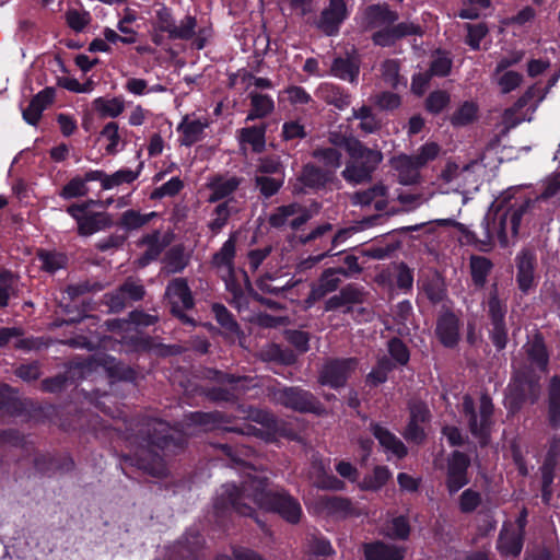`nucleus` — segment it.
Segmentation results:
<instances>
[{
    "mask_svg": "<svg viewBox=\"0 0 560 560\" xmlns=\"http://www.w3.org/2000/svg\"><path fill=\"white\" fill-rule=\"evenodd\" d=\"M155 215V212L141 214L136 210H127L121 214L119 224L127 230H136L147 224Z\"/></svg>",
    "mask_w": 560,
    "mask_h": 560,
    "instance_id": "nucleus-54",
    "label": "nucleus"
},
{
    "mask_svg": "<svg viewBox=\"0 0 560 560\" xmlns=\"http://www.w3.org/2000/svg\"><path fill=\"white\" fill-rule=\"evenodd\" d=\"M360 72V58L355 51L336 57L331 63L330 74L351 83L358 80Z\"/></svg>",
    "mask_w": 560,
    "mask_h": 560,
    "instance_id": "nucleus-23",
    "label": "nucleus"
},
{
    "mask_svg": "<svg viewBox=\"0 0 560 560\" xmlns=\"http://www.w3.org/2000/svg\"><path fill=\"white\" fill-rule=\"evenodd\" d=\"M231 217V200L219 203L211 213L208 228L213 234H218L228 223Z\"/></svg>",
    "mask_w": 560,
    "mask_h": 560,
    "instance_id": "nucleus-46",
    "label": "nucleus"
},
{
    "mask_svg": "<svg viewBox=\"0 0 560 560\" xmlns=\"http://www.w3.org/2000/svg\"><path fill=\"white\" fill-rule=\"evenodd\" d=\"M306 504L314 513L319 515L347 517L357 514L350 500L335 495H320L310 503L306 502Z\"/></svg>",
    "mask_w": 560,
    "mask_h": 560,
    "instance_id": "nucleus-12",
    "label": "nucleus"
},
{
    "mask_svg": "<svg viewBox=\"0 0 560 560\" xmlns=\"http://www.w3.org/2000/svg\"><path fill=\"white\" fill-rule=\"evenodd\" d=\"M236 253V242L234 237L226 240L222 247L217 252L211 260L212 267L225 282L226 289L235 299L242 295V288L236 282V271L234 268V257Z\"/></svg>",
    "mask_w": 560,
    "mask_h": 560,
    "instance_id": "nucleus-7",
    "label": "nucleus"
},
{
    "mask_svg": "<svg viewBox=\"0 0 560 560\" xmlns=\"http://www.w3.org/2000/svg\"><path fill=\"white\" fill-rule=\"evenodd\" d=\"M469 458L464 453L454 452L448 459L446 486L451 494L457 492L468 483L467 469Z\"/></svg>",
    "mask_w": 560,
    "mask_h": 560,
    "instance_id": "nucleus-17",
    "label": "nucleus"
},
{
    "mask_svg": "<svg viewBox=\"0 0 560 560\" xmlns=\"http://www.w3.org/2000/svg\"><path fill=\"white\" fill-rule=\"evenodd\" d=\"M365 560H404L406 549L382 541L370 542L363 546Z\"/></svg>",
    "mask_w": 560,
    "mask_h": 560,
    "instance_id": "nucleus-29",
    "label": "nucleus"
},
{
    "mask_svg": "<svg viewBox=\"0 0 560 560\" xmlns=\"http://www.w3.org/2000/svg\"><path fill=\"white\" fill-rule=\"evenodd\" d=\"M435 332L444 347H455L459 340V319L453 313H444L438 319Z\"/></svg>",
    "mask_w": 560,
    "mask_h": 560,
    "instance_id": "nucleus-24",
    "label": "nucleus"
},
{
    "mask_svg": "<svg viewBox=\"0 0 560 560\" xmlns=\"http://www.w3.org/2000/svg\"><path fill=\"white\" fill-rule=\"evenodd\" d=\"M419 33L420 27L418 25L413 23H399L396 26L376 32L373 35V40L376 45L386 47L393 45L397 39L404 36Z\"/></svg>",
    "mask_w": 560,
    "mask_h": 560,
    "instance_id": "nucleus-32",
    "label": "nucleus"
},
{
    "mask_svg": "<svg viewBox=\"0 0 560 560\" xmlns=\"http://www.w3.org/2000/svg\"><path fill=\"white\" fill-rule=\"evenodd\" d=\"M451 97L445 91L432 92L427 98V109L433 114L442 112L448 104Z\"/></svg>",
    "mask_w": 560,
    "mask_h": 560,
    "instance_id": "nucleus-62",
    "label": "nucleus"
},
{
    "mask_svg": "<svg viewBox=\"0 0 560 560\" xmlns=\"http://www.w3.org/2000/svg\"><path fill=\"white\" fill-rule=\"evenodd\" d=\"M497 548L503 557H517L523 548V534L511 525H503Z\"/></svg>",
    "mask_w": 560,
    "mask_h": 560,
    "instance_id": "nucleus-27",
    "label": "nucleus"
},
{
    "mask_svg": "<svg viewBox=\"0 0 560 560\" xmlns=\"http://www.w3.org/2000/svg\"><path fill=\"white\" fill-rule=\"evenodd\" d=\"M55 90L46 88L38 92L30 102L28 106L23 109V118L31 125H36L43 112L54 102Z\"/></svg>",
    "mask_w": 560,
    "mask_h": 560,
    "instance_id": "nucleus-28",
    "label": "nucleus"
},
{
    "mask_svg": "<svg viewBox=\"0 0 560 560\" xmlns=\"http://www.w3.org/2000/svg\"><path fill=\"white\" fill-rule=\"evenodd\" d=\"M316 96L338 109H343L350 104V95L341 88L332 83H322L316 92Z\"/></svg>",
    "mask_w": 560,
    "mask_h": 560,
    "instance_id": "nucleus-35",
    "label": "nucleus"
},
{
    "mask_svg": "<svg viewBox=\"0 0 560 560\" xmlns=\"http://www.w3.org/2000/svg\"><path fill=\"white\" fill-rule=\"evenodd\" d=\"M335 145L342 148L351 161L342 171L343 178L353 184L362 183L371 177L373 171L382 162L383 155L380 151L365 148L359 140L350 138L337 141L330 138Z\"/></svg>",
    "mask_w": 560,
    "mask_h": 560,
    "instance_id": "nucleus-4",
    "label": "nucleus"
},
{
    "mask_svg": "<svg viewBox=\"0 0 560 560\" xmlns=\"http://www.w3.org/2000/svg\"><path fill=\"white\" fill-rule=\"evenodd\" d=\"M383 534L393 539H407L410 534L408 520L404 516L394 517L387 523Z\"/></svg>",
    "mask_w": 560,
    "mask_h": 560,
    "instance_id": "nucleus-52",
    "label": "nucleus"
},
{
    "mask_svg": "<svg viewBox=\"0 0 560 560\" xmlns=\"http://www.w3.org/2000/svg\"><path fill=\"white\" fill-rule=\"evenodd\" d=\"M463 412L467 418L468 428L472 436L480 444H487L493 424V404L491 398L483 394L480 397L478 410H476L472 398L466 395L463 398Z\"/></svg>",
    "mask_w": 560,
    "mask_h": 560,
    "instance_id": "nucleus-6",
    "label": "nucleus"
},
{
    "mask_svg": "<svg viewBox=\"0 0 560 560\" xmlns=\"http://www.w3.org/2000/svg\"><path fill=\"white\" fill-rule=\"evenodd\" d=\"M91 170L88 171L83 176L77 175L72 177L59 191V196L62 199L69 200L73 198L85 197L90 189L88 183L96 182V179H90Z\"/></svg>",
    "mask_w": 560,
    "mask_h": 560,
    "instance_id": "nucleus-37",
    "label": "nucleus"
},
{
    "mask_svg": "<svg viewBox=\"0 0 560 560\" xmlns=\"http://www.w3.org/2000/svg\"><path fill=\"white\" fill-rule=\"evenodd\" d=\"M371 431L385 452L390 453L397 458H402L407 455V447L389 430L377 423H371Z\"/></svg>",
    "mask_w": 560,
    "mask_h": 560,
    "instance_id": "nucleus-30",
    "label": "nucleus"
},
{
    "mask_svg": "<svg viewBox=\"0 0 560 560\" xmlns=\"http://www.w3.org/2000/svg\"><path fill=\"white\" fill-rule=\"evenodd\" d=\"M355 369L354 359L330 360L323 365L318 382L332 388L341 387Z\"/></svg>",
    "mask_w": 560,
    "mask_h": 560,
    "instance_id": "nucleus-11",
    "label": "nucleus"
},
{
    "mask_svg": "<svg viewBox=\"0 0 560 560\" xmlns=\"http://www.w3.org/2000/svg\"><path fill=\"white\" fill-rule=\"evenodd\" d=\"M528 207L527 201L515 202L505 211H498L492 219L488 221L485 230L487 233L486 245H491L497 238L501 246H508L510 238L517 235L522 217Z\"/></svg>",
    "mask_w": 560,
    "mask_h": 560,
    "instance_id": "nucleus-5",
    "label": "nucleus"
},
{
    "mask_svg": "<svg viewBox=\"0 0 560 560\" xmlns=\"http://www.w3.org/2000/svg\"><path fill=\"white\" fill-rule=\"evenodd\" d=\"M542 98L544 95H541L540 89L537 85L529 86L510 108L504 110L503 121L509 127L517 126L526 119V113L523 109L535 101L533 107V110H535Z\"/></svg>",
    "mask_w": 560,
    "mask_h": 560,
    "instance_id": "nucleus-14",
    "label": "nucleus"
},
{
    "mask_svg": "<svg viewBox=\"0 0 560 560\" xmlns=\"http://www.w3.org/2000/svg\"><path fill=\"white\" fill-rule=\"evenodd\" d=\"M383 80L390 86L397 88L400 83L398 61L388 59L381 67Z\"/></svg>",
    "mask_w": 560,
    "mask_h": 560,
    "instance_id": "nucleus-59",
    "label": "nucleus"
},
{
    "mask_svg": "<svg viewBox=\"0 0 560 560\" xmlns=\"http://www.w3.org/2000/svg\"><path fill=\"white\" fill-rule=\"evenodd\" d=\"M314 486L319 489L328 490H342L345 483L332 475H328L324 470V466L320 462L313 464V471L311 475Z\"/></svg>",
    "mask_w": 560,
    "mask_h": 560,
    "instance_id": "nucleus-41",
    "label": "nucleus"
},
{
    "mask_svg": "<svg viewBox=\"0 0 560 560\" xmlns=\"http://www.w3.org/2000/svg\"><path fill=\"white\" fill-rule=\"evenodd\" d=\"M161 234L159 231H154L151 234L143 236L141 245L145 246V252L138 260L140 267L147 266L150 261L156 259L162 253L164 245L161 243Z\"/></svg>",
    "mask_w": 560,
    "mask_h": 560,
    "instance_id": "nucleus-40",
    "label": "nucleus"
},
{
    "mask_svg": "<svg viewBox=\"0 0 560 560\" xmlns=\"http://www.w3.org/2000/svg\"><path fill=\"white\" fill-rule=\"evenodd\" d=\"M212 312L218 323L225 329L226 335H229L232 340L240 337L238 325L225 306L222 304H214L212 306Z\"/></svg>",
    "mask_w": 560,
    "mask_h": 560,
    "instance_id": "nucleus-45",
    "label": "nucleus"
},
{
    "mask_svg": "<svg viewBox=\"0 0 560 560\" xmlns=\"http://www.w3.org/2000/svg\"><path fill=\"white\" fill-rule=\"evenodd\" d=\"M368 18L374 24H392L397 19L398 15L396 12L388 9L387 5H371L366 9Z\"/></svg>",
    "mask_w": 560,
    "mask_h": 560,
    "instance_id": "nucleus-53",
    "label": "nucleus"
},
{
    "mask_svg": "<svg viewBox=\"0 0 560 560\" xmlns=\"http://www.w3.org/2000/svg\"><path fill=\"white\" fill-rule=\"evenodd\" d=\"M530 366L514 364V375L508 386V395L515 401H523L527 395H535L541 373L547 372L549 355L542 338L534 336L524 346Z\"/></svg>",
    "mask_w": 560,
    "mask_h": 560,
    "instance_id": "nucleus-2",
    "label": "nucleus"
},
{
    "mask_svg": "<svg viewBox=\"0 0 560 560\" xmlns=\"http://www.w3.org/2000/svg\"><path fill=\"white\" fill-rule=\"evenodd\" d=\"M218 516L235 512L242 516L255 517L258 510L275 512L285 522L298 524L303 515L300 502L285 490L273 489L266 477L257 475L253 466H246L245 479L241 487L225 483L214 500Z\"/></svg>",
    "mask_w": 560,
    "mask_h": 560,
    "instance_id": "nucleus-1",
    "label": "nucleus"
},
{
    "mask_svg": "<svg viewBox=\"0 0 560 560\" xmlns=\"http://www.w3.org/2000/svg\"><path fill=\"white\" fill-rule=\"evenodd\" d=\"M101 138L106 141L105 151L108 154H116L119 151V144L121 142V138L119 135L118 124L115 121L107 122L102 131Z\"/></svg>",
    "mask_w": 560,
    "mask_h": 560,
    "instance_id": "nucleus-50",
    "label": "nucleus"
},
{
    "mask_svg": "<svg viewBox=\"0 0 560 560\" xmlns=\"http://www.w3.org/2000/svg\"><path fill=\"white\" fill-rule=\"evenodd\" d=\"M38 258L42 261L43 269L48 272H55L58 269L63 268L67 264V257L57 252L40 250L38 253Z\"/></svg>",
    "mask_w": 560,
    "mask_h": 560,
    "instance_id": "nucleus-55",
    "label": "nucleus"
},
{
    "mask_svg": "<svg viewBox=\"0 0 560 560\" xmlns=\"http://www.w3.org/2000/svg\"><path fill=\"white\" fill-rule=\"evenodd\" d=\"M397 200L404 207L405 210L411 211L419 208L421 205L429 200V197L420 192H399Z\"/></svg>",
    "mask_w": 560,
    "mask_h": 560,
    "instance_id": "nucleus-61",
    "label": "nucleus"
},
{
    "mask_svg": "<svg viewBox=\"0 0 560 560\" xmlns=\"http://www.w3.org/2000/svg\"><path fill=\"white\" fill-rule=\"evenodd\" d=\"M95 205L96 201L90 199L67 208V213L77 221L78 233L82 236L92 235L110 225V220L106 213L89 212V209Z\"/></svg>",
    "mask_w": 560,
    "mask_h": 560,
    "instance_id": "nucleus-8",
    "label": "nucleus"
},
{
    "mask_svg": "<svg viewBox=\"0 0 560 560\" xmlns=\"http://www.w3.org/2000/svg\"><path fill=\"white\" fill-rule=\"evenodd\" d=\"M250 110L246 120H255L269 116L275 110V102L271 96L255 91L249 92Z\"/></svg>",
    "mask_w": 560,
    "mask_h": 560,
    "instance_id": "nucleus-36",
    "label": "nucleus"
},
{
    "mask_svg": "<svg viewBox=\"0 0 560 560\" xmlns=\"http://www.w3.org/2000/svg\"><path fill=\"white\" fill-rule=\"evenodd\" d=\"M346 18V2L343 0H329V5L320 14L317 27L328 36L335 35Z\"/></svg>",
    "mask_w": 560,
    "mask_h": 560,
    "instance_id": "nucleus-20",
    "label": "nucleus"
},
{
    "mask_svg": "<svg viewBox=\"0 0 560 560\" xmlns=\"http://www.w3.org/2000/svg\"><path fill=\"white\" fill-rule=\"evenodd\" d=\"M155 32L166 33L170 39L189 40L194 39L192 45L197 49H202L210 36V30L197 28V20L191 15L184 16L178 24L175 23L172 10L164 4H159L154 11V20L152 22ZM153 43L161 44L160 34L152 36Z\"/></svg>",
    "mask_w": 560,
    "mask_h": 560,
    "instance_id": "nucleus-3",
    "label": "nucleus"
},
{
    "mask_svg": "<svg viewBox=\"0 0 560 560\" xmlns=\"http://www.w3.org/2000/svg\"><path fill=\"white\" fill-rule=\"evenodd\" d=\"M137 20V14L133 10L126 8L124 10V16L117 23V30L122 34L119 35L113 28L106 27L103 31V36L107 44H135L137 42V32L129 26H126V23H133Z\"/></svg>",
    "mask_w": 560,
    "mask_h": 560,
    "instance_id": "nucleus-21",
    "label": "nucleus"
},
{
    "mask_svg": "<svg viewBox=\"0 0 560 560\" xmlns=\"http://www.w3.org/2000/svg\"><path fill=\"white\" fill-rule=\"evenodd\" d=\"M140 171H132L129 168L118 170L117 172L108 175L101 170H91L90 179H96L101 183L103 190H109L121 184H130L139 177Z\"/></svg>",
    "mask_w": 560,
    "mask_h": 560,
    "instance_id": "nucleus-26",
    "label": "nucleus"
},
{
    "mask_svg": "<svg viewBox=\"0 0 560 560\" xmlns=\"http://www.w3.org/2000/svg\"><path fill=\"white\" fill-rule=\"evenodd\" d=\"M389 165L399 184L410 186L421 182V167L412 155L405 153L394 155L389 160Z\"/></svg>",
    "mask_w": 560,
    "mask_h": 560,
    "instance_id": "nucleus-15",
    "label": "nucleus"
},
{
    "mask_svg": "<svg viewBox=\"0 0 560 560\" xmlns=\"http://www.w3.org/2000/svg\"><path fill=\"white\" fill-rule=\"evenodd\" d=\"M469 168L468 165L460 166L454 161H447L438 177L443 184L453 183L464 171Z\"/></svg>",
    "mask_w": 560,
    "mask_h": 560,
    "instance_id": "nucleus-63",
    "label": "nucleus"
},
{
    "mask_svg": "<svg viewBox=\"0 0 560 560\" xmlns=\"http://www.w3.org/2000/svg\"><path fill=\"white\" fill-rule=\"evenodd\" d=\"M165 295L172 305V312L182 318H184L182 313L194 305L190 289L187 281L183 278L171 281L166 288Z\"/></svg>",
    "mask_w": 560,
    "mask_h": 560,
    "instance_id": "nucleus-18",
    "label": "nucleus"
},
{
    "mask_svg": "<svg viewBox=\"0 0 560 560\" xmlns=\"http://www.w3.org/2000/svg\"><path fill=\"white\" fill-rule=\"evenodd\" d=\"M164 261L167 272L176 273L187 266L188 257L186 256L183 247L175 246L167 252Z\"/></svg>",
    "mask_w": 560,
    "mask_h": 560,
    "instance_id": "nucleus-51",
    "label": "nucleus"
},
{
    "mask_svg": "<svg viewBox=\"0 0 560 560\" xmlns=\"http://www.w3.org/2000/svg\"><path fill=\"white\" fill-rule=\"evenodd\" d=\"M249 418L256 423L260 424L261 428H256L252 424H245L240 428V432L246 435H255L265 441H272L275 434L278 432V422L272 415L265 410H252Z\"/></svg>",
    "mask_w": 560,
    "mask_h": 560,
    "instance_id": "nucleus-19",
    "label": "nucleus"
},
{
    "mask_svg": "<svg viewBox=\"0 0 560 560\" xmlns=\"http://www.w3.org/2000/svg\"><path fill=\"white\" fill-rule=\"evenodd\" d=\"M466 30L468 32L466 43L472 48V49H479L480 42L486 37L489 30L485 23H478V24H466Z\"/></svg>",
    "mask_w": 560,
    "mask_h": 560,
    "instance_id": "nucleus-60",
    "label": "nucleus"
},
{
    "mask_svg": "<svg viewBox=\"0 0 560 560\" xmlns=\"http://www.w3.org/2000/svg\"><path fill=\"white\" fill-rule=\"evenodd\" d=\"M536 257L528 250L522 252L516 257V282L520 290L527 293L536 285L535 276Z\"/></svg>",
    "mask_w": 560,
    "mask_h": 560,
    "instance_id": "nucleus-22",
    "label": "nucleus"
},
{
    "mask_svg": "<svg viewBox=\"0 0 560 560\" xmlns=\"http://www.w3.org/2000/svg\"><path fill=\"white\" fill-rule=\"evenodd\" d=\"M387 188L383 184L360 190L351 195L350 200L354 206L374 205L375 209L383 210L386 207Z\"/></svg>",
    "mask_w": 560,
    "mask_h": 560,
    "instance_id": "nucleus-33",
    "label": "nucleus"
},
{
    "mask_svg": "<svg viewBox=\"0 0 560 560\" xmlns=\"http://www.w3.org/2000/svg\"><path fill=\"white\" fill-rule=\"evenodd\" d=\"M338 275H346V271L342 269H327L322 275L318 283L312 288L307 301L311 303L315 302L337 290L340 284Z\"/></svg>",
    "mask_w": 560,
    "mask_h": 560,
    "instance_id": "nucleus-34",
    "label": "nucleus"
},
{
    "mask_svg": "<svg viewBox=\"0 0 560 560\" xmlns=\"http://www.w3.org/2000/svg\"><path fill=\"white\" fill-rule=\"evenodd\" d=\"M90 21L91 16L88 11L70 9L66 12V22L75 32L83 31Z\"/></svg>",
    "mask_w": 560,
    "mask_h": 560,
    "instance_id": "nucleus-57",
    "label": "nucleus"
},
{
    "mask_svg": "<svg viewBox=\"0 0 560 560\" xmlns=\"http://www.w3.org/2000/svg\"><path fill=\"white\" fill-rule=\"evenodd\" d=\"M241 179L236 176H214L207 184L211 191L209 202H217L230 197L240 186Z\"/></svg>",
    "mask_w": 560,
    "mask_h": 560,
    "instance_id": "nucleus-31",
    "label": "nucleus"
},
{
    "mask_svg": "<svg viewBox=\"0 0 560 560\" xmlns=\"http://www.w3.org/2000/svg\"><path fill=\"white\" fill-rule=\"evenodd\" d=\"M208 127L207 119H198L186 115L179 125L177 131L179 132V142L182 145L190 147L203 137V131Z\"/></svg>",
    "mask_w": 560,
    "mask_h": 560,
    "instance_id": "nucleus-25",
    "label": "nucleus"
},
{
    "mask_svg": "<svg viewBox=\"0 0 560 560\" xmlns=\"http://www.w3.org/2000/svg\"><path fill=\"white\" fill-rule=\"evenodd\" d=\"M92 104L95 112L102 117L116 118L125 110V102L119 96L112 98L97 97Z\"/></svg>",
    "mask_w": 560,
    "mask_h": 560,
    "instance_id": "nucleus-39",
    "label": "nucleus"
},
{
    "mask_svg": "<svg viewBox=\"0 0 560 560\" xmlns=\"http://www.w3.org/2000/svg\"><path fill=\"white\" fill-rule=\"evenodd\" d=\"M273 400L278 404L298 410L317 412L319 409L318 401L308 392L299 387H284L273 392Z\"/></svg>",
    "mask_w": 560,
    "mask_h": 560,
    "instance_id": "nucleus-10",
    "label": "nucleus"
},
{
    "mask_svg": "<svg viewBox=\"0 0 560 560\" xmlns=\"http://www.w3.org/2000/svg\"><path fill=\"white\" fill-rule=\"evenodd\" d=\"M155 322V317L141 312L130 313L129 319L113 320L107 324L108 329L119 337V342L139 346L138 326H149Z\"/></svg>",
    "mask_w": 560,
    "mask_h": 560,
    "instance_id": "nucleus-9",
    "label": "nucleus"
},
{
    "mask_svg": "<svg viewBox=\"0 0 560 560\" xmlns=\"http://www.w3.org/2000/svg\"><path fill=\"white\" fill-rule=\"evenodd\" d=\"M469 265L474 283L482 287L492 269V262L483 256H471Z\"/></svg>",
    "mask_w": 560,
    "mask_h": 560,
    "instance_id": "nucleus-43",
    "label": "nucleus"
},
{
    "mask_svg": "<svg viewBox=\"0 0 560 560\" xmlns=\"http://www.w3.org/2000/svg\"><path fill=\"white\" fill-rule=\"evenodd\" d=\"M140 431L145 434V436H142V441L147 446H156L162 450L167 448L174 441L175 434L178 433L176 429L158 419H151L142 424Z\"/></svg>",
    "mask_w": 560,
    "mask_h": 560,
    "instance_id": "nucleus-13",
    "label": "nucleus"
},
{
    "mask_svg": "<svg viewBox=\"0 0 560 560\" xmlns=\"http://www.w3.org/2000/svg\"><path fill=\"white\" fill-rule=\"evenodd\" d=\"M19 277L9 270L0 271V307H7L15 294Z\"/></svg>",
    "mask_w": 560,
    "mask_h": 560,
    "instance_id": "nucleus-47",
    "label": "nucleus"
},
{
    "mask_svg": "<svg viewBox=\"0 0 560 560\" xmlns=\"http://www.w3.org/2000/svg\"><path fill=\"white\" fill-rule=\"evenodd\" d=\"M479 107L474 101L464 102L452 115L451 122L454 126H466L471 124L478 116Z\"/></svg>",
    "mask_w": 560,
    "mask_h": 560,
    "instance_id": "nucleus-44",
    "label": "nucleus"
},
{
    "mask_svg": "<svg viewBox=\"0 0 560 560\" xmlns=\"http://www.w3.org/2000/svg\"><path fill=\"white\" fill-rule=\"evenodd\" d=\"M392 474L385 466H376L371 475L365 476L360 488L363 490H378L381 489L390 478Z\"/></svg>",
    "mask_w": 560,
    "mask_h": 560,
    "instance_id": "nucleus-48",
    "label": "nucleus"
},
{
    "mask_svg": "<svg viewBox=\"0 0 560 560\" xmlns=\"http://www.w3.org/2000/svg\"><path fill=\"white\" fill-rule=\"evenodd\" d=\"M330 180H332L331 173L324 172L312 165L305 166L302 172V182L308 187H323Z\"/></svg>",
    "mask_w": 560,
    "mask_h": 560,
    "instance_id": "nucleus-49",
    "label": "nucleus"
},
{
    "mask_svg": "<svg viewBox=\"0 0 560 560\" xmlns=\"http://www.w3.org/2000/svg\"><path fill=\"white\" fill-rule=\"evenodd\" d=\"M310 220L308 211L298 203L281 206L269 217V224L272 228L291 226L298 230Z\"/></svg>",
    "mask_w": 560,
    "mask_h": 560,
    "instance_id": "nucleus-16",
    "label": "nucleus"
},
{
    "mask_svg": "<svg viewBox=\"0 0 560 560\" xmlns=\"http://www.w3.org/2000/svg\"><path fill=\"white\" fill-rule=\"evenodd\" d=\"M184 187V183L179 177H172L162 186L152 192V198L172 197L177 195Z\"/></svg>",
    "mask_w": 560,
    "mask_h": 560,
    "instance_id": "nucleus-64",
    "label": "nucleus"
},
{
    "mask_svg": "<svg viewBox=\"0 0 560 560\" xmlns=\"http://www.w3.org/2000/svg\"><path fill=\"white\" fill-rule=\"evenodd\" d=\"M265 133L266 128L261 127H247L240 130V141L247 143L255 152H261L265 148Z\"/></svg>",
    "mask_w": 560,
    "mask_h": 560,
    "instance_id": "nucleus-42",
    "label": "nucleus"
},
{
    "mask_svg": "<svg viewBox=\"0 0 560 560\" xmlns=\"http://www.w3.org/2000/svg\"><path fill=\"white\" fill-rule=\"evenodd\" d=\"M492 80L502 94H509L522 85L524 77L514 70L493 71Z\"/></svg>",
    "mask_w": 560,
    "mask_h": 560,
    "instance_id": "nucleus-38",
    "label": "nucleus"
},
{
    "mask_svg": "<svg viewBox=\"0 0 560 560\" xmlns=\"http://www.w3.org/2000/svg\"><path fill=\"white\" fill-rule=\"evenodd\" d=\"M440 147L435 142H427L423 145H421L417 153L413 156V159L417 161L418 165L420 167H424L428 163L435 160L440 153Z\"/></svg>",
    "mask_w": 560,
    "mask_h": 560,
    "instance_id": "nucleus-58",
    "label": "nucleus"
},
{
    "mask_svg": "<svg viewBox=\"0 0 560 560\" xmlns=\"http://www.w3.org/2000/svg\"><path fill=\"white\" fill-rule=\"evenodd\" d=\"M313 155L329 170H337L341 165V153L337 148L317 149Z\"/></svg>",
    "mask_w": 560,
    "mask_h": 560,
    "instance_id": "nucleus-56",
    "label": "nucleus"
}]
</instances>
